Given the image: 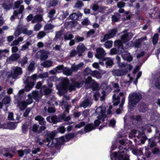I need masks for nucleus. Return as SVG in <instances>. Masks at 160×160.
<instances>
[{
  "label": "nucleus",
  "mask_w": 160,
  "mask_h": 160,
  "mask_svg": "<svg viewBox=\"0 0 160 160\" xmlns=\"http://www.w3.org/2000/svg\"><path fill=\"white\" fill-rule=\"evenodd\" d=\"M20 55L18 53H14L12 54L9 58V60L14 62L17 61L20 58Z\"/></svg>",
  "instance_id": "nucleus-27"
},
{
  "label": "nucleus",
  "mask_w": 160,
  "mask_h": 160,
  "mask_svg": "<svg viewBox=\"0 0 160 160\" xmlns=\"http://www.w3.org/2000/svg\"><path fill=\"white\" fill-rule=\"evenodd\" d=\"M158 33L155 34L153 37L152 42L154 44H156L158 40Z\"/></svg>",
  "instance_id": "nucleus-58"
},
{
  "label": "nucleus",
  "mask_w": 160,
  "mask_h": 160,
  "mask_svg": "<svg viewBox=\"0 0 160 160\" xmlns=\"http://www.w3.org/2000/svg\"><path fill=\"white\" fill-rule=\"evenodd\" d=\"M133 137H137L138 138H141V142L142 144L144 143L145 141L147 139L143 132L135 130H132L130 135H129L130 138H132Z\"/></svg>",
  "instance_id": "nucleus-5"
},
{
  "label": "nucleus",
  "mask_w": 160,
  "mask_h": 160,
  "mask_svg": "<svg viewBox=\"0 0 160 160\" xmlns=\"http://www.w3.org/2000/svg\"><path fill=\"white\" fill-rule=\"evenodd\" d=\"M69 80L67 78H62L59 82L60 88L63 90L68 89L70 92L75 90L76 88H80L83 84V82L73 81L72 84L68 87Z\"/></svg>",
  "instance_id": "nucleus-1"
},
{
  "label": "nucleus",
  "mask_w": 160,
  "mask_h": 160,
  "mask_svg": "<svg viewBox=\"0 0 160 160\" xmlns=\"http://www.w3.org/2000/svg\"><path fill=\"white\" fill-rule=\"evenodd\" d=\"M82 14L80 12H78L77 13H73L71 14L69 18L70 19L72 20H77L79 17H81L82 16Z\"/></svg>",
  "instance_id": "nucleus-17"
},
{
  "label": "nucleus",
  "mask_w": 160,
  "mask_h": 160,
  "mask_svg": "<svg viewBox=\"0 0 160 160\" xmlns=\"http://www.w3.org/2000/svg\"><path fill=\"white\" fill-rule=\"evenodd\" d=\"M83 63L82 62H80L78 64L76 65L73 64L72 65L71 68L73 71H77L78 70L82 69L83 67Z\"/></svg>",
  "instance_id": "nucleus-21"
},
{
  "label": "nucleus",
  "mask_w": 160,
  "mask_h": 160,
  "mask_svg": "<svg viewBox=\"0 0 160 160\" xmlns=\"http://www.w3.org/2000/svg\"><path fill=\"white\" fill-rule=\"evenodd\" d=\"M42 27L41 24L39 23H38L34 26L33 27L34 30L35 31H38Z\"/></svg>",
  "instance_id": "nucleus-55"
},
{
  "label": "nucleus",
  "mask_w": 160,
  "mask_h": 160,
  "mask_svg": "<svg viewBox=\"0 0 160 160\" xmlns=\"http://www.w3.org/2000/svg\"><path fill=\"white\" fill-rule=\"evenodd\" d=\"M64 39L65 40H68L71 39L73 38V35L69 33H67L66 34L64 35Z\"/></svg>",
  "instance_id": "nucleus-54"
},
{
  "label": "nucleus",
  "mask_w": 160,
  "mask_h": 160,
  "mask_svg": "<svg viewBox=\"0 0 160 160\" xmlns=\"http://www.w3.org/2000/svg\"><path fill=\"white\" fill-rule=\"evenodd\" d=\"M32 94H29L28 95V98L25 101L27 105L30 104L32 102L33 100L32 98Z\"/></svg>",
  "instance_id": "nucleus-51"
},
{
  "label": "nucleus",
  "mask_w": 160,
  "mask_h": 160,
  "mask_svg": "<svg viewBox=\"0 0 160 160\" xmlns=\"http://www.w3.org/2000/svg\"><path fill=\"white\" fill-rule=\"evenodd\" d=\"M56 13V11L54 9H52L50 10L48 13V17L50 18V20L52 21V19L54 15Z\"/></svg>",
  "instance_id": "nucleus-47"
},
{
  "label": "nucleus",
  "mask_w": 160,
  "mask_h": 160,
  "mask_svg": "<svg viewBox=\"0 0 160 160\" xmlns=\"http://www.w3.org/2000/svg\"><path fill=\"white\" fill-rule=\"evenodd\" d=\"M112 45V41H108L104 44V46L107 48H111Z\"/></svg>",
  "instance_id": "nucleus-52"
},
{
  "label": "nucleus",
  "mask_w": 160,
  "mask_h": 160,
  "mask_svg": "<svg viewBox=\"0 0 160 160\" xmlns=\"http://www.w3.org/2000/svg\"><path fill=\"white\" fill-rule=\"evenodd\" d=\"M92 71L90 68H87L84 70V74L85 75H87L89 74L91 75Z\"/></svg>",
  "instance_id": "nucleus-64"
},
{
  "label": "nucleus",
  "mask_w": 160,
  "mask_h": 160,
  "mask_svg": "<svg viewBox=\"0 0 160 160\" xmlns=\"http://www.w3.org/2000/svg\"><path fill=\"white\" fill-rule=\"evenodd\" d=\"M63 33L61 31H58L56 32V34L54 40L56 41L58 39L60 38L62 35Z\"/></svg>",
  "instance_id": "nucleus-45"
},
{
  "label": "nucleus",
  "mask_w": 160,
  "mask_h": 160,
  "mask_svg": "<svg viewBox=\"0 0 160 160\" xmlns=\"http://www.w3.org/2000/svg\"><path fill=\"white\" fill-rule=\"evenodd\" d=\"M55 27V26L51 24L47 23L45 24L44 27L45 31H47L52 30Z\"/></svg>",
  "instance_id": "nucleus-38"
},
{
  "label": "nucleus",
  "mask_w": 160,
  "mask_h": 160,
  "mask_svg": "<svg viewBox=\"0 0 160 160\" xmlns=\"http://www.w3.org/2000/svg\"><path fill=\"white\" fill-rule=\"evenodd\" d=\"M49 52L43 50L38 52L36 53V57L39 58L41 61L45 60L48 58Z\"/></svg>",
  "instance_id": "nucleus-6"
},
{
  "label": "nucleus",
  "mask_w": 160,
  "mask_h": 160,
  "mask_svg": "<svg viewBox=\"0 0 160 160\" xmlns=\"http://www.w3.org/2000/svg\"><path fill=\"white\" fill-rule=\"evenodd\" d=\"M11 100L10 97L6 96L2 99V102L4 104H7L10 103Z\"/></svg>",
  "instance_id": "nucleus-41"
},
{
  "label": "nucleus",
  "mask_w": 160,
  "mask_h": 160,
  "mask_svg": "<svg viewBox=\"0 0 160 160\" xmlns=\"http://www.w3.org/2000/svg\"><path fill=\"white\" fill-rule=\"evenodd\" d=\"M106 54L104 49L101 48H99L96 49V53L95 56L96 58L98 59L102 58Z\"/></svg>",
  "instance_id": "nucleus-10"
},
{
  "label": "nucleus",
  "mask_w": 160,
  "mask_h": 160,
  "mask_svg": "<svg viewBox=\"0 0 160 160\" xmlns=\"http://www.w3.org/2000/svg\"><path fill=\"white\" fill-rule=\"evenodd\" d=\"M86 123L84 122H81L78 124L75 125V128H80L84 126Z\"/></svg>",
  "instance_id": "nucleus-61"
},
{
  "label": "nucleus",
  "mask_w": 160,
  "mask_h": 160,
  "mask_svg": "<svg viewBox=\"0 0 160 160\" xmlns=\"http://www.w3.org/2000/svg\"><path fill=\"white\" fill-rule=\"evenodd\" d=\"M8 127L9 129H14L16 127V125L14 122H11L8 124Z\"/></svg>",
  "instance_id": "nucleus-57"
},
{
  "label": "nucleus",
  "mask_w": 160,
  "mask_h": 160,
  "mask_svg": "<svg viewBox=\"0 0 160 160\" xmlns=\"http://www.w3.org/2000/svg\"><path fill=\"white\" fill-rule=\"evenodd\" d=\"M84 5L83 3L81 0H78L75 4L74 7L78 9H81Z\"/></svg>",
  "instance_id": "nucleus-43"
},
{
  "label": "nucleus",
  "mask_w": 160,
  "mask_h": 160,
  "mask_svg": "<svg viewBox=\"0 0 160 160\" xmlns=\"http://www.w3.org/2000/svg\"><path fill=\"white\" fill-rule=\"evenodd\" d=\"M91 88L93 91H95L97 90L98 88V86L97 83L94 81H93L91 85Z\"/></svg>",
  "instance_id": "nucleus-49"
},
{
  "label": "nucleus",
  "mask_w": 160,
  "mask_h": 160,
  "mask_svg": "<svg viewBox=\"0 0 160 160\" xmlns=\"http://www.w3.org/2000/svg\"><path fill=\"white\" fill-rule=\"evenodd\" d=\"M43 19L42 16L41 15H37L34 16L32 21V23H34L37 21H41Z\"/></svg>",
  "instance_id": "nucleus-33"
},
{
  "label": "nucleus",
  "mask_w": 160,
  "mask_h": 160,
  "mask_svg": "<svg viewBox=\"0 0 160 160\" xmlns=\"http://www.w3.org/2000/svg\"><path fill=\"white\" fill-rule=\"evenodd\" d=\"M37 78V75L36 74H34L31 76L29 77L28 79H27V81H28L29 80H31V81L34 82Z\"/></svg>",
  "instance_id": "nucleus-56"
},
{
  "label": "nucleus",
  "mask_w": 160,
  "mask_h": 160,
  "mask_svg": "<svg viewBox=\"0 0 160 160\" xmlns=\"http://www.w3.org/2000/svg\"><path fill=\"white\" fill-rule=\"evenodd\" d=\"M146 37H142L140 38H139L138 39H137L135 44V47L136 48H138L139 46L140 45L141 42L143 40H146Z\"/></svg>",
  "instance_id": "nucleus-37"
},
{
  "label": "nucleus",
  "mask_w": 160,
  "mask_h": 160,
  "mask_svg": "<svg viewBox=\"0 0 160 160\" xmlns=\"http://www.w3.org/2000/svg\"><path fill=\"white\" fill-rule=\"evenodd\" d=\"M28 58L25 56L20 59L18 61V63L21 64L22 67H24L25 65L28 63Z\"/></svg>",
  "instance_id": "nucleus-23"
},
{
  "label": "nucleus",
  "mask_w": 160,
  "mask_h": 160,
  "mask_svg": "<svg viewBox=\"0 0 160 160\" xmlns=\"http://www.w3.org/2000/svg\"><path fill=\"white\" fill-rule=\"evenodd\" d=\"M27 105L25 101H21L18 102V106L21 110H24L27 107Z\"/></svg>",
  "instance_id": "nucleus-29"
},
{
  "label": "nucleus",
  "mask_w": 160,
  "mask_h": 160,
  "mask_svg": "<svg viewBox=\"0 0 160 160\" xmlns=\"http://www.w3.org/2000/svg\"><path fill=\"white\" fill-rule=\"evenodd\" d=\"M22 25L21 24H18L15 29L14 35L16 37H17L22 33Z\"/></svg>",
  "instance_id": "nucleus-20"
},
{
  "label": "nucleus",
  "mask_w": 160,
  "mask_h": 160,
  "mask_svg": "<svg viewBox=\"0 0 160 160\" xmlns=\"http://www.w3.org/2000/svg\"><path fill=\"white\" fill-rule=\"evenodd\" d=\"M29 127V125L28 124H25L23 125L22 126V132L24 133H26L27 131V130Z\"/></svg>",
  "instance_id": "nucleus-59"
},
{
  "label": "nucleus",
  "mask_w": 160,
  "mask_h": 160,
  "mask_svg": "<svg viewBox=\"0 0 160 160\" xmlns=\"http://www.w3.org/2000/svg\"><path fill=\"white\" fill-rule=\"evenodd\" d=\"M157 141L153 138L148 139L149 145L150 148H152L155 146L156 144Z\"/></svg>",
  "instance_id": "nucleus-40"
},
{
  "label": "nucleus",
  "mask_w": 160,
  "mask_h": 160,
  "mask_svg": "<svg viewBox=\"0 0 160 160\" xmlns=\"http://www.w3.org/2000/svg\"><path fill=\"white\" fill-rule=\"evenodd\" d=\"M46 33L44 31H41L39 32L37 35V38H42L46 36Z\"/></svg>",
  "instance_id": "nucleus-53"
},
{
  "label": "nucleus",
  "mask_w": 160,
  "mask_h": 160,
  "mask_svg": "<svg viewBox=\"0 0 160 160\" xmlns=\"http://www.w3.org/2000/svg\"><path fill=\"white\" fill-rule=\"evenodd\" d=\"M89 21L88 18H85L82 22V24L84 26H87L89 24Z\"/></svg>",
  "instance_id": "nucleus-62"
},
{
  "label": "nucleus",
  "mask_w": 160,
  "mask_h": 160,
  "mask_svg": "<svg viewBox=\"0 0 160 160\" xmlns=\"http://www.w3.org/2000/svg\"><path fill=\"white\" fill-rule=\"evenodd\" d=\"M24 10V7L23 5H22L19 8L18 11L15 10L13 12V15L11 17V20H13L15 18V16H17L19 14H22Z\"/></svg>",
  "instance_id": "nucleus-15"
},
{
  "label": "nucleus",
  "mask_w": 160,
  "mask_h": 160,
  "mask_svg": "<svg viewBox=\"0 0 160 160\" xmlns=\"http://www.w3.org/2000/svg\"><path fill=\"white\" fill-rule=\"evenodd\" d=\"M86 47L82 43H80L77 46L76 48L77 52L79 56H81L82 53L86 50Z\"/></svg>",
  "instance_id": "nucleus-14"
},
{
  "label": "nucleus",
  "mask_w": 160,
  "mask_h": 160,
  "mask_svg": "<svg viewBox=\"0 0 160 160\" xmlns=\"http://www.w3.org/2000/svg\"><path fill=\"white\" fill-rule=\"evenodd\" d=\"M23 2L22 0H18L15 2L14 3V7L15 8H18L21 6L20 5Z\"/></svg>",
  "instance_id": "nucleus-50"
},
{
  "label": "nucleus",
  "mask_w": 160,
  "mask_h": 160,
  "mask_svg": "<svg viewBox=\"0 0 160 160\" xmlns=\"http://www.w3.org/2000/svg\"><path fill=\"white\" fill-rule=\"evenodd\" d=\"M138 108L140 112H145L148 109L146 105L144 103H140L138 106Z\"/></svg>",
  "instance_id": "nucleus-25"
},
{
  "label": "nucleus",
  "mask_w": 160,
  "mask_h": 160,
  "mask_svg": "<svg viewBox=\"0 0 160 160\" xmlns=\"http://www.w3.org/2000/svg\"><path fill=\"white\" fill-rule=\"evenodd\" d=\"M13 72H12L11 76L13 78H16L18 76L21 75L22 73V69L19 67H16L13 68Z\"/></svg>",
  "instance_id": "nucleus-7"
},
{
  "label": "nucleus",
  "mask_w": 160,
  "mask_h": 160,
  "mask_svg": "<svg viewBox=\"0 0 160 160\" xmlns=\"http://www.w3.org/2000/svg\"><path fill=\"white\" fill-rule=\"evenodd\" d=\"M142 98L141 95L135 92H131L128 95V104L132 107H134L139 102Z\"/></svg>",
  "instance_id": "nucleus-3"
},
{
  "label": "nucleus",
  "mask_w": 160,
  "mask_h": 160,
  "mask_svg": "<svg viewBox=\"0 0 160 160\" xmlns=\"http://www.w3.org/2000/svg\"><path fill=\"white\" fill-rule=\"evenodd\" d=\"M31 44V42H27L26 43L22 45L21 47V50L24 51L28 48L29 46Z\"/></svg>",
  "instance_id": "nucleus-48"
},
{
  "label": "nucleus",
  "mask_w": 160,
  "mask_h": 160,
  "mask_svg": "<svg viewBox=\"0 0 160 160\" xmlns=\"http://www.w3.org/2000/svg\"><path fill=\"white\" fill-rule=\"evenodd\" d=\"M32 94V98H33L34 99L36 100V101L38 100L40 98L42 97V95L40 92H39L37 91H33L31 93Z\"/></svg>",
  "instance_id": "nucleus-18"
},
{
  "label": "nucleus",
  "mask_w": 160,
  "mask_h": 160,
  "mask_svg": "<svg viewBox=\"0 0 160 160\" xmlns=\"http://www.w3.org/2000/svg\"><path fill=\"white\" fill-rule=\"evenodd\" d=\"M27 82L25 87V90L27 92H29L33 87L34 84V82H29L27 81Z\"/></svg>",
  "instance_id": "nucleus-22"
},
{
  "label": "nucleus",
  "mask_w": 160,
  "mask_h": 160,
  "mask_svg": "<svg viewBox=\"0 0 160 160\" xmlns=\"http://www.w3.org/2000/svg\"><path fill=\"white\" fill-rule=\"evenodd\" d=\"M91 75L93 77L98 79L100 78L101 77L100 73L97 70L92 71Z\"/></svg>",
  "instance_id": "nucleus-35"
},
{
  "label": "nucleus",
  "mask_w": 160,
  "mask_h": 160,
  "mask_svg": "<svg viewBox=\"0 0 160 160\" xmlns=\"http://www.w3.org/2000/svg\"><path fill=\"white\" fill-rule=\"evenodd\" d=\"M53 62L51 61L47 60L42 64V65L45 67H49L51 66Z\"/></svg>",
  "instance_id": "nucleus-44"
},
{
  "label": "nucleus",
  "mask_w": 160,
  "mask_h": 160,
  "mask_svg": "<svg viewBox=\"0 0 160 160\" xmlns=\"http://www.w3.org/2000/svg\"><path fill=\"white\" fill-rule=\"evenodd\" d=\"M133 36L132 33L131 32H127L122 36L121 40L124 42H126L129 40Z\"/></svg>",
  "instance_id": "nucleus-12"
},
{
  "label": "nucleus",
  "mask_w": 160,
  "mask_h": 160,
  "mask_svg": "<svg viewBox=\"0 0 160 160\" xmlns=\"http://www.w3.org/2000/svg\"><path fill=\"white\" fill-rule=\"evenodd\" d=\"M39 125L36 124H34L32 127V130L34 132L38 133Z\"/></svg>",
  "instance_id": "nucleus-60"
},
{
  "label": "nucleus",
  "mask_w": 160,
  "mask_h": 160,
  "mask_svg": "<svg viewBox=\"0 0 160 160\" xmlns=\"http://www.w3.org/2000/svg\"><path fill=\"white\" fill-rule=\"evenodd\" d=\"M9 50L8 49H0V59L2 57H5V54L9 53Z\"/></svg>",
  "instance_id": "nucleus-42"
},
{
  "label": "nucleus",
  "mask_w": 160,
  "mask_h": 160,
  "mask_svg": "<svg viewBox=\"0 0 160 160\" xmlns=\"http://www.w3.org/2000/svg\"><path fill=\"white\" fill-rule=\"evenodd\" d=\"M120 14L118 12L115 13L112 17V22H115L118 21L120 18Z\"/></svg>",
  "instance_id": "nucleus-32"
},
{
  "label": "nucleus",
  "mask_w": 160,
  "mask_h": 160,
  "mask_svg": "<svg viewBox=\"0 0 160 160\" xmlns=\"http://www.w3.org/2000/svg\"><path fill=\"white\" fill-rule=\"evenodd\" d=\"M119 148L118 152H114L111 154V159L113 160L114 158L115 160H129L128 154V151L122 146H119Z\"/></svg>",
  "instance_id": "nucleus-2"
},
{
  "label": "nucleus",
  "mask_w": 160,
  "mask_h": 160,
  "mask_svg": "<svg viewBox=\"0 0 160 160\" xmlns=\"http://www.w3.org/2000/svg\"><path fill=\"white\" fill-rule=\"evenodd\" d=\"M92 102L89 99H86L85 100L81 102L79 104V106L80 107H83L85 108L87 107L90 106Z\"/></svg>",
  "instance_id": "nucleus-16"
},
{
  "label": "nucleus",
  "mask_w": 160,
  "mask_h": 160,
  "mask_svg": "<svg viewBox=\"0 0 160 160\" xmlns=\"http://www.w3.org/2000/svg\"><path fill=\"white\" fill-rule=\"evenodd\" d=\"M63 71V73L67 76L71 75L73 72V71L71 68H64Z\"/></svg>",
  "instance_id": "nucleus-34"
},
{
  "label": "nucleus",
  "mask_w": 160,
  "mask_h": 160,
  "mask_svg": "<svg viewBox=\"0 0 160 160\" xmlns=\"http://www.w3.org/2000/svg\"><path fill=\"white\" fill-rule=\"evenodd\" d=\"M2 7L6 10H9L12 7V4H7L4 2L2 5Z\"/></svg>",
  "instance_id": "nucleus-46"
},
{
  "label": "nucleus",
  "mask_w": 160,
  "mask_h": 160,
  "mask_svg": "<svg viewBox=\"0 0 160 160\" xmlns=\"http://www.w3.org/2000/svg\"><path fill=\"white\" fill-rule=\"evenodd\" d=\"M128 72L126 69H115L112 70V75L114 76H122L125 75Z\"/></svg>",
  "instance_id": "nucleus-9"
},
{
  "label": "nucleus",
  "mask_w": 160,
  "mask_h": 160,
  "mask_svg": "<svg viewBox=\"0 0 160 160\" xmlns=\"http://www.w3.org/2000/svg\"><path fill=\"white\" fill-rule=\"evenodd\" d=\"M105 111L104 108L101 107H99L97 108L96 110V113L97 114H99L98 119L100 118H105L106 117V115H105Z\"/></svg>",
  "instance_id": "nucleus-11"
},
{
  "label": "nucleus",
  "mask_w": 160,
  "mask_h": 160,
  "mask_svg": "<svg viewBox=\"0 0 160 160\" xmlns=\"http://www.w3.org/2000/svg\"><path fill=\"white\" fill-rule=\"evenodd\" d=\"M63 115H61L59 117L56 116H52V122L54 123H56L58 122H61L62 120V118H63Z\"/></svg>",
  "instance_id": "nucleus-19"
},
{
  "label": "nucleus",
  "mask_w": 160,
  "mask_h": 160,
  "mask_svg": "<svg viewBox=\"0 0 160 160\" xmlns=\"http://www.w3.org/2000/svg\"><path fill=\"white\" fill-rule=\"evenodd\" d=\"M42 90L43 91L45 94L48 95L51 92V89L47 87L46 85L43 86Z\"/></svg>",
  "instance_id": "nucleus-39"
},
{
  "label": "nucleus",
  "mask_w": 160,
  "mask_h": 160,
  "mask_svg": "<svg viewBox=\"0 0 160 160\" xmlns=\"http://www.w3.org/2000/svg\"><path fill=\"white\" fill-rule=\"evenodd\" d=\"M22 33H23V34H25L27 36L30 35L32 34L33 33V31L32 30H28L27 28L23 27L22 25Z\"/></svg>",
  "instance_id": "nucleus-28"
},
{
  "label": "nucleus",
  "mask_w": 160,
  "mask_h": 160,
  "mask_svg": "<svg viewBox=\"0 0 160 160\" xmlns=\"http://www.w3.org/2000/svg\"><path fill=\"white\" fill-rule=\"evenodd\" d=\"M113 102V105L115 106L118 105L120 102V98L118 95L114 94L112 96Z\"/></svg>",
  "instance_id": "nucleus-31"
},
{
  "label": "nucleus",
  "mask_w": 160,
  "mask_h": 160,
  "mask_svg": "<svg viewBox=\"0 0 160 160\" xmlns=\"http://www.w3.org/2000/svg\"><path fill=\"white\" fill-rule=\"evenodd\" d=\"M117 32L116 28L110 29L108 32V33L105 34L104 37L103 41L113 37Z\"/></svg>",
  "instance_id": "nucleus-8"
},
{
  "label": "nucleus",
  "mask_w": 160,
  "mask_h": 160,
  "mask_svg": "<svg viewBox=\"0 0 160 160\" xmlns=\"http://www.w3.org/2000/svg\"><path fill=\"white\" fill-rule=\"evenodd\" d=\"M65 99L69 100L70 99V98L68 96L63 95V100L61 102V103H62V105H64L65 108V111L67 112V113H68L69 108L71 106L70 105L68 104L67 102H65L64 101V100Z\"/></svg>",
  "instance_id": "nucleus-13"
},
{
  "label": "nucleus",
  "mask_w": 160,
  "mask_h": 160,
  "mask_svg": "<svg viewBox=\"0 0 160 160\" xmlns=\"http://www.w3.org/2000/svg\"><path fill=\"white\" fill-rule=\"evenodd\" d=\"M125 3L122 1H120L117 4V6L118 8H123L125 6Z\"/></svg>",
  "instance_id": "nucleus-63"
},
{
  "label": "nucleus",
  "mask_w": 160,
  "mask_h": 160,
  "mask_svg": "<svg viewBox=\"0 0 160 160\" xmlns=\"http://www.w3.org/2000/svg\"><path fill=\"white\" fill-rule=\"evenodd\" d=\"M104 61H106V64L107 67H112L114 64L113 60L110 58H104Z\"/></svg>",
  "instance_id": "nucleus-30"
},
{
  "label": "nucleus",
  "mask_w": 160,
  "mask_h": 160,
  "mask_svg": "<svg viewBox=\"0 0 160 160\" xmlns=\"http://www.w3.org/2000/svg\"><path fill=\"white\" fill-rule=\"evenodd\" d=\"M35 120L39 122V123L40 125H45L46 124V122L44 120V118L38 115L35 118Z\"/></svg>",
  "instance_id": "nucleus-26"
},
{
  "label": "nucleus",
  "mask_w": 160,
  "mask_h": 160,
  "mask_svg": "<svg viewBox=\"0 0 160 160\" xmlns=\"http://www.w3.org/2000/svg\"><path fill=\"white\" fill-rule=\"evenodd\" d=\"M60 139L54 138L50 139L48 138L43 140L44 142H47V145L50 147H57L59 145L61 142H60Z\"/></svg>",
  "instance_id": "nucleus-4"
},
{
  "label": "nucleus",
  "mask_w": 160,
  "mask_h": 160,
  "mask_svg": "<svg viewBox=\"0 0 160 160\" xmlns=\"http://www.w3.org/2000/svg\"><path fill=\"white\" fill-rule=\"evenodd\" d=\"M35 64L34 62L32 61L29 64L28 67L27 69L29 72H32L35 69Z\"/></svg>",
  "instance_id": "nucleus-36"
},
{
  "label": "nucleus",
  "mask_w": 160,
  "mask_h": 160,
  "mask_svg": "<svg viewBox=\"0 0 160 160\" xmlns=\"http://www.w3.org/2000/svg\"><path fill=\"white\" fill-rule=\"evenodd\" d=\"M84 130L86 132H89L95 128L93 123H91L87 124L84 127Z\"/></svg>",
  "instance_id": "nucleus-24"
}]
</instances>
